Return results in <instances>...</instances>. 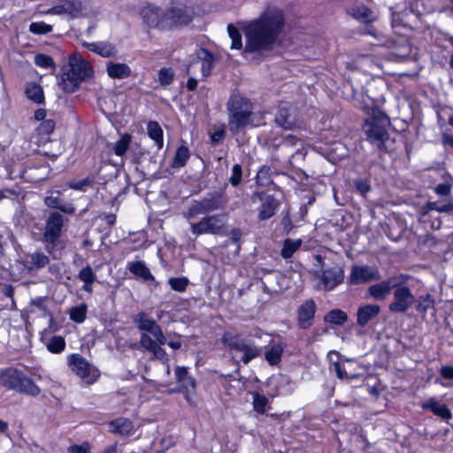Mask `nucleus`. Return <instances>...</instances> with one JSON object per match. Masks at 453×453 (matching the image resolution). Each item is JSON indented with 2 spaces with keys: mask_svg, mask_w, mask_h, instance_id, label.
<instances>
[{
  "mask_svg": "<svg viewBox=\"0 0 453 453\" xmlns=\"http://www.w3.org/2000/svg\"><path fill=\"white\" fill-rule=\"evenodd\" d=\"M283 12L268 6L257 19L245 23L242 29L245 36L244 53H262L273 49L285 29Z\"/></svg>",
  "mask_w": 453,
  "mask_h": 453,
  "instance_id": "1",
  "label": "nucleus"
},
{
  "mask_svg": "<svg viewBox=\"0 0 453 453\" xmlns=\"http://www.w3.org/2000/svg\"><path fill=\"white\" fill-rule=\"evenodd\" d=\"M390 125V119L386 113L379 109H373L363 126L366 140L378 150L387 151L386 142L389 138Z\"/></svg>",
  "mask_w": 453,
  "mask_h": 453,
  "instance_id": "2",
  "label": "nucleus"
},
{
  "mask_svg": "<svg viewBox=\"0 0 453 453\" xmlns=\"http://www.w3.org/2000/svg\"><path fill=\"white\" fill-rule=\"evenodd\" d=\"M227 111L229 130L235 134L250 124L253 105L248 98L234 94L227 102Z\"/></svg>",
  "mask_w": 453,
  "mask_h": 453,
  "instance_id": "3",
  "label": "nucleus"
},
{
  "mask_svg": "<svg viewBox=\"0 0 453 453\" xmlns=\"http://www.w3.org/2000/svg\"><path fill=\"white\" fill-rule=\"evenodd\" d=\"M93 75L89 62L79 54H73L69 59V70L62 76L59 86L65 93L74 92L80 84Z\"/></svg>",
  "mask_w": 453,
  "mask_h": 453,
  "instance_id": "4",
  "label": "nucleus"
},
{
  "mask_svg": "<svg viewBox=\"0 0 453 453\" xmlns=\"http://www.w3.org/2000/svg\"><path fill=\"white\" fill-rule=\"evenodd\" d=\"M221 342L228 351L239 353V359L244 365H248L262 354L261 347L256 345L251 339L242 337L240 334L225 332Z\"/></svg>",
  "mask_w": 453,
  "mask_h": 453,
  "instance_id": "5",
  "label": "nucleus"
},
{
  "mask_svg": "<svg viewBox=\"0 0 453 453\" xmlns=\"http://www.w3.org/2000/svg\"><path fill=\"white\" fill-rule=\"evenodd\" d=\"M227 200L222 192L208 193L198 200H193L183 212V217L188 221L195 219L201 214H209L212 211L223 210Z\"/></svg>",
  "mask_w": 453,
  "mask_h": 453,
  "instance_id": "6",
  "label": "nucleus"
},
{
  "mask_svg": "<svg viewBox=\"0 0 453 453\" xmlns=\"http://www.w3.org/2000/svg\"><path fill=\"white\" fill-rule=\"evenodd\" d=\"M204 216L198 222L190 220V231L196 235L212 234L225 235L226 234V214H203Z\"/></svg>",
  "mask_w": 453,
  "mask_h": 453,
  "instance_id": "7",
  "label": "nucleus"
},
{
  "mask_svg": "<svg viewBox=\"0 0 453 453\" xmlns=\"http://www.w3.org/2000/svg\"><path fill=\"white\" fill-rule=\"evenodd\" d=\"M67 364L69 368L80 378L87 383H94L100 376L99 370L88 363L80 354H71L67 357Z\"/></svg>",
  "mask_w": 453,
  "mask_h": 453,
  "instance_id": "8",
  "label": "nucleus"
},
{
  "mask_svg": "<svg viewBox=\"0 0 453 453\" xmlns=\"http://www.w3.org/2000/svg\"><path fill=\"white\" fill-rule=\"evenodd\" d=\"M381 279L380 270L375 265H354L347 277L349 285H362L372 281H379Z\"/></svg>",
  "mask_w": 453,
  "mask_h": 453,
  "instance_id": "9",
  "label": "nucleus"
},
{
  "mask_svg": "<svg viewBox=\"0 0 453 453\" xmlns=\"http://www.w3.org/2000/svg\"><path fill=\"white\" fill-rule=\"evenodd\" d=\"M63 226L64 217L59 212H50L45 222L42 242L54 247L62 234Z\"/></svg>",
  "mask_w": 453,
  "mask_h": 453,
  "instance_id": "10",
  "label": "nucleus"
},
{
  "mask_svg": "<svg viewBox=\"0 0 453 453\" xmlns=\"http://www.w3.org/2000/svg\"><path fill=\"white\" fill-rule=\"evenodd\" d=\"M193 10L183 3H173L166 11L167 29L173 26L189 23L193 18Z\"/></svg>",
  "mask_w": 453,
  "mask_h": 453,
  "instance_id": "11",
  "label": "nucleus"
},
{
  "mask_svg": "<svg viewBox=\"0 0 453 453\" xmlns=\"http://www.w3.org/2000/svg\"><path fill=\"white\" fill-rule=\"evenodd\" d=\"M416 302L415 296L408 287H398L394 289L393 300L388 310L395 313H405Z\"/></svg>",
  "mask_w": 453,
  "mask_h": 453,
  "instance_id": "12",
  "label": "nucleus"
},
{
  "mask_svg": "<svg viewBox=\"0 0 453 453\" xmlns=\"http://www.w3.org/2000/svg\"><path fill=\"white\" fill-rule=\"evenodd\" d=\"M141 15L149 27L167 29L165 11L155 5L147 4L142 9Z\"/></svg>",
  "mask_w": 453,
  "mask_h": 453,
  "instance_id": "13",
  "label": "nucleus"
},
{
  "mask_svg": "<svg viewBox=\"0 0 453 453\" xmlns=\"http://www.w3.org/2000/svg\"><path fill=\"white\" fill-rule=\"evenodd\" d=\"M134 323L136 324L139 330L148 332L157 340L159 344H165L166 338L165 337L163 331L157 322L150 319L145 312H138L134 318Z\"/></svg>",
  "mask_w": 453,
  "mask_h": 453,
  "instance_id": "14",
  "label": "nucleus"
},
{
  "mask_svg": "<svg viewBox=\"0 0 453 453\" xmlns=\"http://www.w3.org/2000/svg\"><path fill=\"white\" fill-rule=\"evenodd\" d=\"M319 278L323 285V289L325 291H331L343 282L344 270L342 266L335 265L322 270Z\"/></svg>",
  "mask_w": 453,
  "mask_h": 453,
  "instance_id": "15",
  "label": "nucleus"
},
{
  "mask_svg": "<svg viewBox=\"0 0 453 453\" xmlns=\"http://www.w3.org/2000/svg\"><path fill=\"white\" fill-rule=\"evenodd\" d=\"M275 123L288 130L298 129L302 127V122L291 111L286 104H281L279 107L277 115L275 116Z\"/></svg>",
  "mask_w": 453,
  "mask_h": 453,
  "instance_id": "16",
  "label": "nucleus"
},
{
  "mask_svg": "<svg viewBox=\"0 0 453 453\" xmlns=\"http://www.w3.org/2000/svg\"><path fill=\"white\" fill-rule=\"evenodd\" d=\"M55 8L56 15L74 19L81 14L82 3L81 0H58Z\"/></svg>",
  "mask_w": 453,
  "mask_h": 453,
  "instance_id": "17",
  "label": "nucleus"
},
{
  "mask_svg": "<svg viewBox=\"0 0 453 453\" xmlns=\"http://www.w3.org/2000/svg\"><path fill=\"white\" fill-rule=\"evenodd\" d=\"M317 306L313 299H308L299 306L297 321L300 328L308 329L312 326Z\"/></svg>",
  "mask_w": 453,
  "mask_h": 453,
  "instance_id": "18",
  "label": "nucleus"
},
{
  "mask_svg": "<svg viewBox=\"0 0 453 453\" xmlns=\"http://www.w3.org/2000/svg\"><path fill=\"white\" fill-rule=\"evenodd\" d=\"M174 375L178 384V390L180 392L189 394L196 388V380L189 374L187 366H176L174 369Z\"/></svg>",
  "mask_w": 453,
  "mask_h": 453,
  "instance_id": "19",
  "label": "nucleus"
},
{
  "mask_svg": "<svg viewBox=\"0 0 453 453\" xmlns=\"http://www.w3.org/2000/svg\"><path fill=\"white\" fill-rule=\"evenodd\" d=\"M392 284L388 279L381 280L368 287L365 296L374 301H384L391 294Z\"/></svg>",
  "mask_w": 453,
  "mask_h": 453,
  "instance_id": "20",
  "label": "nucleus"
},
{
  "mask_svg": "<svg viewBox=\"0 0 453 453\" xmlns=\"http://www.w3.org/2000/svg\"><path fill=\"white\" fill-rule=\"evenodd\" d=\"M83 46L88 50L101 56L102 58H115L118 55L116 46L108 41H98L93 42H83Z\"/></svg>",
  "mask_w": 453,
  "mask_h": 453,
  "instance_id": "21",
  "label": "nucleus"
},
{
  "mask_svg": "<svg viewBox=\"0 0 453 453\" xmlns=\"http://www.w3.org/2000/svg\"><path fill=\"white\" fill-rule=\"evenodd\" d=\"M380 311L378 304H365L360 306L357 311V323L358 326L365 327L373 319H375Z\"/></svg>",
  "mask_w": 453,
  "mask_h": 453,
  "instance_id": "22",
  "label": "nucleus"
},
{
  "mask_svg": "<svg viewBox=\"0 0 453 453\" xmlns=\"http://www.w3.org/2000/svg\"><path fill=\"white\" fill-rule=\"evenodd\" d=\"M24 373L13 368H7L0 372V384L9 389L17 390Z\"/></svg>",
  "mask_w": 453,
  "mask_h": 453,
  "instance_id": "23",
  "label": "nucleus"
},
{
  "mask_svg": "<svg viewBox=\"0 0 453 453\" xmlns=\"http://www.w3.org/2000/svg\"><path fill=\"white\" fill-rule=\"evenodd\" d=\"M423 410H429L444 420L452 418V412L446 404H441L434 397L429 398L421 404Z\"/></svg>",
  "mask_w": 453,
  "mask_h": 453,
  "instance_id": "24",
  "label": "nucleus"
},
{
  "mask_svg": "<svg viewBox=\"0 0 453 453\" xmlns=\"http://www.w3.org/2000/svg\"><path fill=\"white\" fill-rule=\"evenodd\" d=\"M106 73L111 79H126L131 75V68L126 63L109 61L106 64Z\"/></svg>",
  "mask_w": 453,
  "mask_h": 453,
  "instance_id": "25",
  "label": "nucleus"
},
{
  "mask_svg": "<svg viewBox=\"0 0 453 453\" xmlns=\"http://www.w3.org/2000/svg\"><path fill=\"white\" fill-rule=\"evenodd\" d=\"M279 206V203L273 196H266L262 199V203L258 209L259 220H266L272 218Z\"/></svg>",
  "mask_w": 453,
  "mask_h": 453,
  "instance_id": "26",
  "label": "nucleus"
},
{
  "mask_svg": "<svg viewBox=\"0 0 453 453\" xmlns=\"http://www.w3.org/2000/svg\"><path fill=\"white\" fill-rule=\"evenodd\" d=\"M50 262V258L42 251L28 254L25 258V265L29 270H38L44 267Z\"/></svg>",
  "mask_w": 453,
  "mask_h": 453,
  "instance_id": "27",
  "label": "nucleus"
},
{
  "mask_svg": "<svg viewBox=\"0 0 453 453\" xmlns=\"http://www.w3.org/2000/svg\"><path fill=\"white\" fill-rule=\"evenodd\" d=\"M196 57L202 62V73L204 77H208L211 73L215 63L214 55L208 50L201 48L196 51Z\"/></svg>",
  "mask_w": 453,
  "mask_h": 453,
  "instance_id": "28",
  "label": "nucleus"
},
{
  "mask_svg": "<svg viewBox=\"0 0 453 453\" xmlns=\"http://www.w3.org/2000/svg\"><path fill=\"white\" fill-rule=\"evenodd\" d=\"M44 204L52 209H58L60 211L66 214H73L75 212V207L71 203H64L58 196L52 195L47 196L44 198Z\"/></svg>",
  "mask_w": 453,
  "mask_h": 453,
  "instance_id": "29",
  "label": "nucleus"
},
{
  "mask_svg": "<svg viewBox=\"0 0 453 453\" xmlns=\"http://www.w3.org/2000/svg\"><path fill=\"white\" fill-rule=\"evenodd\" d=\"M111 432L119 435L131 434L134 425L131 420L126 418H119L110 423Z\"/></svg>",
  "mask_w": 453,
  "mask_h": 453,
  "instance_id": "30",
  "label": "nucleus"
},
{
  "mask_svg": "<svg viewBox=\"0 0 453 453\" xmlns=\"http://www.w3.org/2000/svg\"><path fill=\"white\" fill-rule=\"evenodd\" d=\"M127 269L134 275L145 280H154V276L142 261H132L127 263Z\"/></svg>",
  "mask_w": 453,
  "mask_h": 453,
  "instance_id": "31",
  "label": "nucleus"
},
{
  "mask_svg": "<svg viewBox=\"0 0 453 453\" xmlns=\"http://www.w3.org/2000/svg\"><path fill=\"white\" fill-rule=\"evenodd\" d=\"M16 391L31 396H37L41 393L40 388L25 374L22 375Z\"/></svg>",
  "mask_w": 453,
  "mask_h": 453,
  "instance_id": "32",
  "label": "nucleus"
},
{
  "mask_svg": "<svg viewBox=\"0 0 453 453\" xmlns=\"http://www.w3.org/2000/svg\"><path fill=\"white\" fill-rule=\"evenodd\" d=\"M284 345L281 343L273 344L265 351V359L270 365H277L281 361Z\"/></svg>",
  "mask_w": 453,
  "mask_h": 453,
  "instance_id": "33",
  "label": "nucleus"
},
{
  "mask_svg": "<svg viewBox=\"0 0 453 453\" xmlns=\"http://www.w3.org/2000/svg\"><path fill=\"white\" fill-rule=\"evenodd\" d=\"M147 132L149 136L155 142L157 150L162 149L164 145V138L163 130L159 124L156 121H149L147 124Z\"/></svg>",
  "mask_w": 453,
  "mask_h": 453,
  "instance_id": "34",
  "label": "nucleus"
},
{
  "mask_svg": "<svg viewBox=\"0 0 453 453\" xmlns=\"http://www.w3.org/2000/svg\"><path fill=\"white\" fill-rule=\"evenodd\" d=\"M392 54L399 58H407L411 52V46L405 37H401L392 46Z\"/></svg>",
  "mask_w": 453,
  "mask_h": 453,
  "instance_id": "35",
  "label": "nucleus"
},
{
  "mask_svg": "<svg viewBox=\"0 0 453 453\" xmlns=\"http://www.w3.org/2000/svg\"><path fill=\"white\" fill-rule=\"evenodd\" d=\"M303 244L302 239H286L283 242V246L280 250V255L283 258L288 259L293 257L294 253L297 251Z\"/></svg>",
  "mask_w": 453,
  "mask_h": 453,
  "instance_id": "36",
  "label": "nucleus"
},
{
  "mask_svg": "<svg viewBox=\"0 0 453 453\" xmlns=\"http://www.w3.org/2000/svg\"><path fill=\"white\" fill-rule=\"evenodd\" d=\"M347 313L340 309L331 310L324 317L325 322L337 326L343 325L347 321Z\"/></svg>",
  "mask_w": 453,
  "mask_h": 453,
  "instance_id": "37",
  "label": "nucleus"
},
{
  "mask_svg": "<svg viewBox=\"0 0 453 453\" xmlns=\"http://www.w3.org/2000/svg\"><path fill=\"white\" fill-rule=\"evenodd\" d=\"M189 150L188 148L185 145H180L175 153V156L171 164L173 168H180L183 167L189 158Z\"/></svg>",
  "mask_w": 453,
  "mask_h": 453,
  "instance_id": "38",
  "label": "nucleus"
},
{
  "mask_svg": "<svg viewBox=\"0 0 453 453\" xmlns=\"http://www.w3.org/2000/svg\"><path fill=\"white\" fill-rule=\"evenodd\" d=\"M27 96L36 104H41L44 100L42 88L34 82L28 83L26 88Z\"/></svg>",
  "mask_w": 453,
  "mask_h": 453,
  "instance_id": "39",
  "label": "nucleus"
},
{
  "mask_svg": "<svg viewBox=\"0 0 453 453\" xmlns=\"http://www.w3.org/2000/svg\"><path fill=\"white\" fill-rule=\"evenodd\" d=\"M352 16L357 20L368 23L374 19L372 12L365 6H355L351 9Z\"/></svg>",
  "mask_w": 453,
  "mask_h": 453,
  "instance_id": "40",
  "label": "nucleus"
},
{
  "mask_svg": "<svg viewBox=\"0 0 453 453\" xmlns=\"http://www.w3.org/2000/svg\"><path fill=\"white\" fill-rule=\"evenodd\" d=\"M88 306L86 303L72 307L69 311L70 319L75 323H83L87 318Z\"/></svg>",
  "mask_w": 453,
  "mask_h": 453,
  "instance_id": "41",
  "label": "nucleus"
},
{
  "mask_svg": "<svg viewBox=\"0 0 453 453\" xmlns=\"http://www.w3.org/2000/svg\"><path fill=\"white\" fill-rule=\"evenodd\" d=\"M273 170L271 167L264 165L257 173V183L261 187L274 185L272 180Z\"/></svg>",
  "mask_w": 453,
  "mask_h": 453,
  "instance_id": "42",
  "label": "nucleus"
},
{
  "mask_svg": "<svg viewBox=\"0 0 453 453\" xmlns=\"http://www.w3.org/2000/svg\"><path fill=\"white\" fill-rule=\"evenodd\" d=\"M47 349L54 354L61 353L65 349V341L63 336L55 335L46 343Z\"/></svg>",
  "mask_w": 453,
  "mask_h": 453,
  "instance_id": "43",
  "label": "nucleus"
},
{
  "mask_svg": "<svg viewBox=\"0 0 453 453\" xmlns=\"http://www.w3.org/2000/svg\"><path fill=\"white\" fill-rule=\"evenodd\" d=\"M416 310L420 313H426L428 310L434 306V300L430 294H426L418 297Z\"/></svg>",
  "mask_w": 453,
  "mask_h": 453,
  "instance_id": "44",
  "label": "nucleus"
},
{
  "mask_svg": "<svg viewBox=\"0 0 453 453\" xmlns=\"http://www.w3.org/2000/svg\"><path fill=\"white\" fill-rule=\"evenodd\" d=\"M227 32L232 40L231 49L241 50L242 48V35L239 30L232 24L227 26Z\"/></svg>",
  "mask_w": 453,
  "mask_h": 453,
  "instance_id": "45",
  "label": "nucleus"
},
{
  "mask_svg": "<svg viewBox=\"0 0 453 453\" xmlns=\"http://www.w3.org/2000/svg\"><path fill=\"white\" fill-rule=\"evenodd\" d=\"M131 142V135L128 134H123L120 139L113 145V151L117 156L124 155L128 150Z\"/></svg>",
  "mask_w": 453,
  "mask_h": 453,
  "instance_id": "46",
  "label": "nucleus"
},
{
  "mask_svg": "<svg viewBox=\"0 0 453 453\" xmlns=\"http://www.w3.org/2000/svg\"><path fill=\"white\" fill-rule=\"evenodd\" d=\"M253 407L254 410L260 414H264L268 404V399L266 396L260 395L259 393H253Z\"/></svg>",
  "mask_w": 453,
  "mask_h": 453,
  "instance_id": "47",
  "label": "nucleus"
},
{
  "mask_svg": "<svg viewBox=\"0 0 453 453\" xmlns=\"http://www.w3.org/2000/svg\"><path fill=\"white\" fill-rule=\"evenodd\" d=\"M53 27L51 25L46 24L43 21L32 22L29 25V32L34 35H47L52 31Z\"/></svg>",
  "mask_w": 453,
  "mask_h": 453,
  "instance_id": "48",
  "label": "nucleus"
},
{
  "mask_svg": "<svg viewBox=\"0 0 453 453\" xmlns=\"http://www.w3.org/2000/svg\"><path fill=\"white\" fill-rule=\"evenodd\" d=\"M188 280L186 277H173L168 280L171 288L177 292H184L188 285Z\"/></svg>",
  "mask_w": 453,
  "mask_h": 453,
  "instance_id": "49",
  "label": "nucleus"
},
{
  "mask_svg": "<svg viewBox=\"0 0 453 453\" xmlns=\"http://www.w3.org/2000/svg\"><path fill=\"white\" fill-rule=\"evenodd\" d=\"M429 210L438 212H449L453 211V199L447 202H432L427 203Z\"/></svg>",
  "mask_w": 453,
  "mask_h": 453,
  "instance_id": "50",
  "label": "nucleus"
},
{
  "mask_svg": "<svg viewBox=\"0 0 453 453\" xmlns=\"http://www.w3.org/2000/svg\"><path fill=\"white\" fill-rule=\"evenodd\" d=\"M77 277L84 283H94L96 279V275L90 265L82 268Z\"/></svg>",
  "mask_w": 453,
  "mask_h": 453,
  "instance_id": "51",
  "label": "nucleus"
},
{
  "mask_svg": "<svg viewBox=\"0 0 453 453\" xmlns=\"http://www.w3.org/2000/svg\"><path fill=\"white\" fill-rule=\"evenodd\" d=\"M35 64L42 68H55V63L51 57L45 54H37L35 57Z\"/></svg>",
  "mask_w": 453,
  "mask_h": 453,
  "instance_id": "52",
  "label": "nucleus"
},
{
  "mask_svg": "<svg viewBox=\"0 0 453 453\" xmlns=\"http://www.w3.org/2000/svg\"><path fill=\"white\" fill-rule=\"evenodd\" d=\"M354 186L357 190L362 196H365L367 193L371 190V185L368 180L358 178L354 180Z\"/></svg>",
  "mask_w": 453,
  "mask_h": 453,
  "instance_id": "53",
  "label": "nucleus"
},
{
  "mask_svg": "<svg viewBox=\"0 0 453 453\" xmlns=\"http://www.w3.org/2000/svg\"><path fill=\"white\" fill-rule=\"evenodd\" d=\"M158 81L162 86L170 85L173 81V73L170 68H161L158 72Z\"/></svg>",
  "mask_w": 453,
  "mask_h": 453,
  "instance_id": "54",
  "label": "nucleus"
},
{
  "mask_svg": "<svg viewBox=\"0 0 453 453\" xmlns=\"http://www.w3.org/2000/svg\"><path fill=\"white\" fill-rule=\"evenodd\" d=\"M242 179V170L239 164H235L232 167V174L229 178V183L233 187H237Z\"/></svg>",
  "mask_w": 453,
  "mask_h": 453,
  "instance_id": "55",
  "label": "nucleus"
},
{
  "mask_svg": "<svg viewBox=\"0 0 453 453\" xmlns=\"http://www.w3.org/2000/svg\"><path fill=\"white\" fill-rule=\"evenodd\" d=\"M140 343L141 345L146 349L147 350H149L150 352L156 348V346L157 344H159V342H157V339H152L149 334H147L146 333H143L141 335V339H140Z\"/></svg>",
  "mask_w": 453,
  "mask_h": 453,
  "instance_id": "56",
  "label": "nucleus"
},
{
  "mask_svg": "<svg viewBox=\"0 0 453 453\" xmlns=\"http://www.w3.org/2000/svg\"><path fill=\"white\" fill-rule=\"evenodd\" d=\"M92 184V180L88 178L82 179L81 180H72L69 181L66 185L69 188L74 190H84L85 187L90 186Z\"/></svg>",
  "mask_w": 453,
  "mask_h": 453,
  "instance_id": "57",
  "label": "nucleus"
},
{
  "mask_svg": "<svg viewBox=\"0 0 453 453\" xmlns=\"http://www.w3.org/2000/svg\"><path fill=\"white\" fill-rule=\"evenodd\" d=\"M409 279L410 276L403 273L388 278L393 288H397L398 287H406L404 284L408 281Z\"/></svg>",
  "mask_w": 453,
  "mask_h": 453,
  "instance_id": "58",
  "label": "nucleus"
},
{
  "mask_svg": "<svg viewBox=\"0 0 453 453\" xmlns=\"http://www.w3.org/2000/svg\"><path fill=\"white\" fill-rule=\"evenodd\" d=\"M55 128V122L52 119L43 120L39 127V131L43 134H50Z\"/></svg>",
  "mask_w": 453,
  "mask_h": 453,
  "instance_id": "59",
  "label": "nucleus"
},
{
  "mask_svg": "<svg viewBox=\"0 0 453 453\" xmlns=\"http://www.w3.org/2000/svg\"><path fill=\"white\" fill-rule=\"evenodd\" d=\"M67 451L69 453H91L90 452V446L88 442H84L81 445H77V444H74V445H71L68 449H67Z\"/></svg>",
  "mask_w": 453,
  "mask_h": 453,
  "instance_id": "60",
  "label": "nucleus"
},
{
  "mask_svg": "<svg viewBox=\"0 0 453 453\" xmlns=\"http://www.w3.org/2000/svg\"><path fill=\"white\" fill-rule=\"evenodd\" d=\"M225 131L218 129L211 134V141L213 145H217L224 140Z\"/></svg>",
  "mask_w": 453,
  "mask_h": 453,
  "instance_id": "61",
  "label": "nucleus"
},
{
  "mask_svg": "<svg viewBox=\"0 0 453 453\" xmlns=\"http://www.w3.org/2000/svg\"><path fill=\"white\" fill-rule=\"evenodd\" d=\"M280 224H281L283 231L286 234H288L291 232V230L294 228V225H293L292 220L288 215H286L281 219Z\"/></svg>",
  "mask_w": 453,
  "mask_h": 453,
  "instance_id": "62",
  "label": "nucleus"
},
{
  "mask_svg": "<svg viewBox=\"0 0 453 453\" xmlns=\"http://www.w3.org/2000/svg\"><path fill=\"white\" fill-rule=\"evenodd\" d=\"M451 190V186L448 183H440L434 188L436 194L440 196H447Z\"/></svg>",
  "mask_w": 453,
  "mask_h": 453,
  "instance_id": "63",
  "label": "nucleus"
},
{
  "mask_svg": "<svg viewBox=\"0 0 453 453\" xmlns=\"http://www.w3.org/2000/svg\"><path fill=\"white\" fill-rule=\"evenodd\" d=\"M441 376L445 380H453V366L443 365L440 370Z\"/></svg>",
  "mask_w": 453,
  "mask_h": 453,
  "instance_id": "64",
  "label": "nucleus"
}]
</instances>
